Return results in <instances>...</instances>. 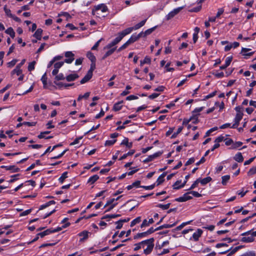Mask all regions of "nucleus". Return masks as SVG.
<instances>
[{
	"instance_id": "1",
	"label": "nucleus",
	"mask_w": 256,
	"mask_h": 256,
	"mask_svg": "<svg viewBox=\"0 0 256 256\" xmlns=\"http://www.w3.org/2000/svg\"><path fill=\"white\" fill-rule=\"evenodd\" d=\"M140 242H144L142 245H140L141 248L144 249V253L146 255L150 254L152 252L154 247V238H150L143 240Z\"/></svg>"
},
{
	"instance_id": "2",
	"label": "nucleus",
	"mask_w": 256,
	"mask_h": 256,
	"mask_svg": "<svg viewBox=\"0 0 256 256\" xmlns=\"http://www.w3.org/2000/svg\"><path fill=\"white\" fill-rule=\"evenodd\" d=\"M108 10L107 6L104 4H98L95 6V9L92 10V13L96 15V13L99 14L98 12L100 10L102 12H106Z\"/></svg>"
},
{
	"instance_id": "3",
	"label": "nucleus",
	"mask_w": 256,
	"mask_h": 256,
	"mask_svg": "<svg viewBox=\"0 0 256 256\" xmlns=\"http://www.w3.org/2000/svg\"><path fill=\"white\" fill-rule=\"evenodd\" d=\"M64 56H65V57L66 58L64 60V62L67 64L72 63L74 59V54L72 52H66L65 54H64Z\"/></svg>"
},
{
	"instance_id": "4",
	"label": "nucleus",
	"mask_w": 256,
	"mask_h": 256,
	"mask_svg": "<svg viewBox=\"0 0 256 256\" xmlns=\"http://www.w3.org/2000/svg\"><path fill=\"white\" fill-rule=\"evenodd\" d=\"M191 199H192V196H190L189 192H188L184 194L182 196L176 198L175 201L178 202H184Z\"/></svg>"
},
{
	"instance_id": "5",
	"label": "nucleus",
	"mask_w": 256,
	"mask_h": 256,
	"mask_svg": "<svg viewBox=\"0 0 256 256\" xmlns=\"http://www.w3.org/2000/svg\"><path fill=\"white\" fill-rule=\"evenodd\" d=\"M243 114H236L234 118V123L231 126V128H235L239 125L240 122L242 118Z\"/></svg>"
},
{
	"instance_id": "6",
	"label": "nucleus",
	"mask_w": 256,
	"mask_h": 256,
	"mask_svg": "<svg viewBox=\"0 0 256 256\" xmlns=\"http://www.w3.org/2000/svg\"><path fill=\"white\" fill-rule=\"evenodd\" d=\"M183 7H179L176 8L174 9L173 10L170 12L166 16V19L169 20L174 17L176 14H177L182 9Z\"/></svg>"
},
{
	"instance_id": "7",
	"label": "nucleus",
	"mask_w": 256,
	"mask_h": 256,
	"mask_svg": "<svg viewBox=\"0 0 256 256\" xmlns=\"http://www.w3.org/2000/svg\"><path fill=\"white\" fill-rule=\"evenodd\" d=\"M162 152H156L153 154L149 156L146 159L144 160L143 162L145 163L151 162V161L153 160L154 159H155L156 158L160 156L162 154Z\"/></svg>"
},
{
	"instance_id": "8",
	"label": "nucleus",
	"mask_w": 256,
	"mask_h": 256,
	"mask_svg": "<svg viewBox=\"0 0 256 256\" xmlns=\"http://www.w3.org/2000/svg\"><path fill=\"white\" fill-rule=\"evenodd\" d=\"M90 232L87 230H84L78 234L79 236L82 237L80 240V242H83L88 238Z\"/></svg>"
},
{
	"instance_id": "9",
	"label": "nucleus",
	"mask_w": 256,
	"mask_h": 256,
	"mask_svg": "<svg viewBox=\"0 0 256 256\" xmlns=\"http://www.w3.org/2000/svg\"><path fill=\"white\" fill-rule=\"evenodd\" d=\"M122 40V38H120V36L118 34V36L114 40L110 43L108 44L106 48H110L118 44L119 42H120V40Z\"/></svg>"
},
{
	"instance_id": "10",
	"label": "nucleus",
	"mask_w": 256,
	"mask_h": 256,
	"mask_svg": "<svg viewBox=\"0 0 256 256\" xmlns=\"http://www.w3.org/2000/svg\"><path fill=\"white\" fill-rule=\"evenodd\" d=\"M134 30L133 27H130L127 28L122 32H119L118 34L120 36V38L122 39L124 36L130 34L132 30Z\"/></svg>"
},
{
	"instance_id": "11",
	"label": "nucleus",
	"mask_w": 256,
	"mask_h": 256,
	"mask_svg": "<svg viewBox=\"0 0 256 256\" xmlns=\"http://www.w3.org/2000/svg\"><path fill=\"white\" fill-rule=\"evenodd\" d=\"M232 56H228L227 57L226 59L225 64H224V65H222L220 66V70H224L226 69L228 66H230V62H232Z\"/></svg>"
},
{
	"instance_id": "12",
	"label": "nucleus",
	"mask_w": 256,
	"mask_h": 256,
	"mask_svg": "<svg viewBox=\"0 0 256 256\" xmlns=\"http://www.w3.org/2000/svg\"><path fill=\"white\" fill-rule=\"evenodd\" d=\"M181 183V180H177L172 186L174 190H178L180 188H183L186 184V181H184V182L181 184H179Z\"/></svg>"
},
{
	"instance_id": "13",
	"label": "nucleus",
	"mask_w": 256,
	"mask_h": 256,
	"mask_svg": "<svg viewBox=\"0 0 256 256\" xmlns=\"http://www.w3.org/2000/svg\"><path fill=\"white\" fill-rule=\"evenodd\" d=\"M78 75L76 74H72L66 76V79L68 82H72L78 78Z\"/></svg>"
},
{
	"instance_id": "14",
	"label": "nucleus",
	"mask_w": 256,
	"mask_h": 256,
	"mask_svg": "<svg viewBox=\"0 0 256 256\" xmlns=\"http://www.w3.org/2000/svg\"><path fill=\"white\" fill-rule=\"evenodd\" d=\"M1 168H5L6 170H12L13 172H18L20 170V169L18 168H16L14 166H1Z\"/></svg>"
},
{
	"instance_id": "15",
	"label": "nucleus",
	"mask_w": 256,
	"mask_h": 256,
	"mask_svg": "<svg viewBox=\"0 0 256 256\" xmlns=\"http://www.w3.org/2000/svg\"><path fill=\"white\" fill-rule=\"evenodd\" d=\"M202 234V230L201 229H198L197 231L193 234L192 238L195 241H197Z\"/></svg>"
},
{
	"instance_id": "16",
	"label": "nucleus",
	"mask_w": 256,
	"mask_h": 256,
	"mask_svg": "<svg viewBox=\"0 0 256 256\" xmlns=\"http://www.w3.org/2000/svg\"><path fill=\"white\" fill-rule=\"evenodd\" d=\"M198 179L200 180L199 182L203 186L212 180V178L210 176H208L203 179H200V178Z\"/></svg>"
},
{
	"instance_id": "17",
	"label": "nucleus",
	"mask_w": 256,
	"mask_h": 256,
	"mask_svg": "<svg viewBox=\"0 0 256 256\" xmlns=\"http://www.w3.org/2000/svg\"><path fill=\"white\" fill-rule=\"evenodd\" d=\"M92 75L89 74L88 72H87L86 75L80 80V83L81 84H84L86 82L92 78Z\"/></svg>"
},
{
	"instance_id": "18",
	"label": "nucleus",
	"mask_w": 256,
	"mask_h": 256,
	"mask_svg": "<svg viewBox=\"0 0 256 256\" xmlns=\"http://www.w3.org/2000/svg\"><path fill=\"white\" fill-rule=\"evenodd\" d=\"M176 222H174L173 224H164L163 225H162L157 228H156V230H162L163 228H171L174 226L176 224Z\"/></svg>"
},
{
	"instance_id": "19",
	"label": "nucleus",
	"mask_w": 256,
	"mask_h": 256,
	"mask_svg": "<svg viewBox=\"0 0 256 256\" xmlns=\"http://www.w3.org/2000/svg\"><path fill=\"white\" fill-rule=\"evenodd\" d=\"M234 159L238 162H242L244 161V158L241 152L237 153L234 157Z\"/></svg>"
},
{
	"instance_id": "20",
	"label": "nucleus",
	"mask_w": 256,
	"mask_h": 256,
	"mask_svg": "<svg viewBox=\"0 0 256 256\" xmlns=\"http://www.w3.org/2000/svg\"><path fill=\"white\" fill-rule=\"evenodd\" d=\"M166 175V173L164 172L158 178L156 182V186L161 184L164 182V178L165 177Z\"/></svg>"
},
{
	"instance_id": "21",
	"label": "nucleus",
	"mask_w": 256,
	"mask_h": 256,
	"mask_svg": "<svg viewBox=\"0 0 256 256\" xmlns=\"http://www.w3.org/2000/svg\"><path fill=\"white\" fill-rule=\"evenodd\" d=\"M122 102H123V100H121L120 102H118L116 103L114 105L112 110L115 112L120 110L122 108Z\"/></svg>"
},
{
	"instance_id": "22",
	"label": "nucleus",
	"mask_w": 256,
	"mask_h": 256,
	"mask_svg": "<svg viewBox=\"0 0 256 256\" xmlns=\"http://www.w3.org/2000/svg\"><path fill=\"white\" fill-rule=\"evenodd\" d=\"M42 30L41 28H38L34 34V36L36 38L37 40H40L42 38Z\"/></svg>"
},
{
	"instance_id": "23",
	"label": "nucleus",
	"mask_w": 256,
	"mask_h": 256,
	"mask_svg": "<svg viewBox=\"0 0 256 256\" xmlns=\"http://www.w3.org/2000/svg\"><path fill=\"white\" fill-rule=\"evenodd\" d=\"M250 50V48H242V49L241 54H242V55H244L246 56H251L254 54V52H250L246 53V52H247Z\"/></svg>"
},
{
	"instance_id": "24",
	"label": "nucleus",
	"mask_w": 256,
	"mask_h": 256,
	"mask_svg": "<svg viewBox=\"0 0 256 256\" xmlns=\"http://www.w3.org/2000/svg\"><path fill=\"white\" fill-rule=\"evenodd\" d=\"M52 228L47 229L42 232L38 233V236H40L41 238H44V236L52 234Z\"/></svg>"
},
{
	"instance_id": "25",
	"label": "nucleus",
	"mask_w": 256,
	"mask_h": 256,
	"mask_svg": "<svg viewBox=\"0 0 256 256\" xmlns=\"http://www.w3.org/2000/svg\"><path fill=\"white\" fill-rule=\"evenodd\" d=\"M70 225V222H66V224L63 225L62 227H58L56 228H52V233L58 232L60 231L63 228H66Z\"/></svg>"
},
{
	"instance_id": "26",
	"label": "nucleus",
	"mask_w": 256,
	"mask_h": 256,
	"mask_svg": "<svg viewBox=\"0 0 256 256\" xmlns=\"http://www.w3.org/2000/svg\"><path fill=\"white\" fill-rule=\"evenodd\" d=\"M146 20H147V19H145V20L141 21L140 22L136 24L134 26H133L134 30H138L141 27H142V26H144V24H146Z\"/></svg>"
},
{
	"instance_id": "27",
	"label": "nucleus",
	"mask_w": 256,
	"mask_h": 256,
	"mask_svg": "<svg viewBox=\"0 0 256 256\" xmlns=\"http://www.w3.org/2000/svg\"><path fill=\"white\" fill-rule=\"evenodd\" d=\"M12 225L6 226L1 228V235L6 234V235L9 234L12 232L11 230H8L7 232H5L8 228H10Z\"/></svg>"
},
{
	"instance_id": "28",
	"label": "nucleus",
	"mask_w": 256,
	"mask_h": 256,
	"mask_svg": "<svg viewBox=\"0 0 256 256\" xmlns=\"http://www.w3.org/2000/svg\"><path fill=\"white\" fill-rule=\"evenodd\" d=\"M121 145H126L128 148H130L132 146V142H128V138H125L122 143L120 144Z\"/></svg>"
},
{
	"instance_id": "29",
	"label": "nucleus",
	"mask_w": 256,
	"mask_h": 256,
	"mask_svg": "<svg viewBox=\"0 0 256 256\" xmlns=\"http://www.w3.org/2000/svg\"><path fill=\"white\" fill-rule=\"evenodd\" d=\"M6 33L9 34L12 38L15 36V32L11 27L8 28L6 30Z\"/></svg>"
},
{
	"instance_id": "30",
	"label": "nucleus",
	"mask_w": 256,
	"mask_h": 256,
	"mask_svg": "<svg viewBox=\"0 0 256 256\" xmlns=\"http://www.w3.org/2000/svg\"><path fill=\"white\" fill-rule=\"evenodd\" d=\"M99 178V176L97 174L94 175L93 176L90 177L88 180V182L90 183L91 184H94L98 179Z\"/></svg>"
},
{
	"instance_id": "31",
	"label": "nucleus",
	"mask_w": 256,
	"mask_h": 256,
	"mask_svg": "<svg viewBox=\"0 0 256 256\" xmlns=\"http://www.w3.org/2000/svg\"><path fill=\"white\" fill-rule=\"evenodd\" d=\"M254 238L252 236L248 237H243L241 239V240L244 242H254Z\"/></svg>"
},
{
	"instance_id": "32",
	"label": "nucleus",
	"mask_w": 256,
	"mask_h": 256,
	"mask_svg": "<svg viewBox=\"0 0 256 256\" xmlns=\"http://www.w3.org/2000/svg\"><path fill=\"white\" fill-rule=\"evenodd\" d=\"M148 236L147 232H146L138 233L136 236H134V240L138 239L139 238L146 237Z\"/></svg>"
},
{
	"instance_id": "33",
	"label": "nucleus",
	"mask_w": 256,
	"mask_h": 256,
	"mask_svg": "<svg viewBox=\"0 0 256 256\" xmlns=\"http://www.w3.org/2000/svg\"><path fill=\"white\" fill-rule=\"evenodd\" d=\"M116 50V48H111L110 50H108L103 56L102 59L104 60L108 56H110L111 54H112L114 53V52Z\"/></svg>"
},
{
	"instance_id": "34",
	"label": "nucleus",
	"mask_w": 256,
	"mask_h": 256,
	"mask_svg": "<svg viewBox=\"0 0 256 256\" xmlns=\"http://www.w3.org/2000/svg\"><path fill=\"white\" fill-rule=\"evenodd\" d=\"M242 142H233V144L232 145L231 147L230 148L236 149L242 146Z\"/></svg>"
},
{
	"instance_id": "35",
	"label": "nucleus",
	"mask_w": 256,
	"mask_h": 256,
	"mask_svg": "<svg viewBox=\"0 0 256 256\" xmlns=\"http://www.w3.org/2000/svg\"><path fill=\"white\" fill-rule=\"evenodd\" d=\"M222 185L226 186L227 182L230 179V176L229 175H226V176H222Z\"/></svg>"
},
{
	"instance_id": "36",
	"label": "nucleus",
	"mask_w": 256,
	"mask_h": 256,
	"mask_svg": "<svg viewBox=\"0 0 256 256\" xmlns=\"http://www.w3.org/2000/svg\"><path fill=\"white\" fill-rule=\"evenodd\" d=\"M150 62H151V60H150V58L146 56L144 58L143 60H140V66H142L143 64H149L150 63Z\"/></svg>"
},
{
	"instance_id": "37",
	"label": "nucleus",
	"mask_w": 256,
	"mask_h": 256,
	"mask_svg": "<svg viewBox=\"0 0 256 256\" xmlns=\"http://www.w3.org/2000/svg\"><path fill=\"white\" fill-rule=\"evenodd\" d=\"M87 56L89 58V60L91 61L92 62H96V58L95 56L91 52H88L87 54Z\"/></svg>"
},
{
	"instance_id": "38",
	"label": "nucleus",
	"mask_w": 256,
	"mask_h": 256,
	"mask_svg": "<svg viewBox=\"0 0 256 256\" xmlns=\"http://www.w3.org/2000/svg\"><path fill=\"white\" fill-rule=\"evenodd\" d=\"M12 74H16L17 76H20L22 74V70L20 68L16 66V68L12 72Z\"/></svg>"
},
{
	"instance_id": "39",
	"label": "nucleus",
	"mask_w": 256,
	"mask_h": 256,
	"mask_svg": "<svg viewBox=\"0 0 256 256\" xmlns=\"http://www.w3.org/2000/svg\"><path fill=\"white\" fill-rule=\"evenodd\" d=\"M156 28H157V26H154L150 28H149V29L146 30L144 32L145 36H147L152 34L156 29Z\"/></svg>"
},
{
	"instance_id": "40",
	"label": "nucleus",
	"mask_w": 256,
	"mask_h": 256,
	"mask_svg": "<svg viewBox=\"0 0 256 256\" xmlns=\"http://www.w3.org/2000/svg\"><path fill=\"white\" fill-rule=\"evenodd\" d=\"M67 174H68L67 172H64L62 174V175L61 176L58 178L59 182H60L61 184L63 183L64 180L68 178Z\"/></svg>"
},
{
	"instance_id": "41",
	"label": "nucleus",
	"mask_w": 256,
	"mask_h": 256,
	"mask_svg": "<svg viewBox=\"0 0 256 256\" xmlns=\"http://www.w3.org/2000/svg\"><path fill=\"white\" fill-rule=\"evenodd\" d=\"M138 40V39L137 37L136 36V35L132 34L127 41L130 44H131L134 43V42H136Z\"/></svg>"
},
{
	"instance_id": "42",
	"label": "nucleus",
	"mask_w": 256,
	"mask_h": 256,
	"mask_svg": "<svg viewBox=\"0 0 256 256\" xmlns=\"http://www.w3.org/2000/svg\"><path fill=\"white\" fill-rule=\"evenodd\" d=\"M141 221V217L140 216H138L135 219H134L132 222H131V224H130V226H134V225H136V224H138L139 222H140Z\"/></svg>"
},
{
	"instance_id": "43",
	"label": "nucleus",
	"mask_w": 256,
	"mask_h": 256,
	"mask_svg": "<svg viewBox=\"0 0 256 256\" xmlns=\"http://www.w3.org/2000/svg\"><path fill=\"white\" fill-rule=\"evenodd\" d=\"M170 204L168 203L166 204H158L156 206L158 208H162V210H168L170 206Z\"/></svg>"
},
{
	"instance_id": "44",
	"label": "nucleus",
	"mask_w": 256,
	"mask_h": 256,
	"mask_svg": "<svg viewBox=\"0 0 256 256\" xmlns=\"http://www.w3.org/2000/svg\"><path fill=\"white\" fill-rule=\"evenodd\" d=\"M90 95V92H86L84 95H80L78 98V100L80 101L83 98L86 99L89 97Z\"/></svg>"
},
{
	"instance_id": "45",
	"label": "nucleus",
	"mask_w": 256,
	"mask_h": 256,
	"mask_svg": "<svg viewBox=\"0 0 256 256\" xmlns=\"http://www.w3.org/2000/svg\"><path fill=\"white\" fill-rule=\"evenodd\" d=\"M183 127L181 126L178 128L176 132H174L171 136V138H174L176 137L178 134H179L182 131Z\"/></svg>"
},
{
	"instance_id": "46",
	"label": "nucleus",
	"mask_w": 256,
	"mask_h": 256,
	"mask_svg": "<svg viewBox=\"0 0 256 256\" xmlns=\"http://www.w3.org/2000/svg\"><path fill=\"white\" fill-rule=\"evenodd\" d=\"M96 68V62H92L90 64V69L88 70V72L92 75L93 71Z\"/></svg>"
},
{
	"instance_id": "47",
	"label": "nucleus",
	"mask_w": 256,
	"mask_h": 256,
	"mask_svg": "<svg viewBox=\"0 0 256 256\" xmlns=\"http://www.w3.org/2000/svg\"><path fill=\"white\" fill-rule=\"evenodd\" d=\"M65 78H66L64 76V74L62 73L57 74L54 78L56 81L64 80Z\"/></svg>"
},
{
	"instance_id": "48",
	"label": "nucleus",
	"mask_w": 256,
	"mask_h": 256,
	"mask_svg": "<svg viewBox=\"0 0 256 256\" xmlns=\"http://www.w3.org/2000/svg\"><path fill=\"white\" fill-rule=\"evenodd\" d=\"M36 62L35 61H33L29 64V65L28 66V70L30 72L32 71L34 69V66L36 64Z\"/></svg>"
},
{
	"instance_id": "49",
	"label": "nucleus",
	"mask_w": 256,
	"mask_h": 256,
	"mask_svg": "<svg viewBox=\"0 0 256 256\" xmlns=\"http://www.w3.org/2000/svg\"><path fill=\"white\" fill-rule=\"evenodd\" d=\"M116 140H106L104 144L105 146H110L113 145L116 142Z\"/></svg>"
},
{
	"instance_id": "50",
	"label": "nucleus",
	"mask_w": 256,
	"mask_h": 256,
	"mask_svg": "<svg viewBox=\"0 0 256 256\" xmlns=\"http://www.w3.org/2000/svg\"><path fill=\"white\" fill-rule=\"evenodd\" d=\"M144 242H138V243L136 244H134L135 247L134 248V250L137 251V250H139L140 249L142 248L140 245H142V244H144Z\"/></svg>"
},
{
	"instance_id": "51",
	"label": "nucleus",
	"mask_w": 256,
	"mask_h": 256,
	"mask_svg": "<svg viewBox=\"0 0 256 256\" xmlns=\"http://www.w3.org/2000/svg\"><path fill=\"white\" fill-rule=\"evenodd\" d=\"M255 174H256V166L251 168L248 172V176H252Z\"/></svg>"
},
{
	"instance_id": "52",
	"label": "nucleus",
	"mask_w": 256,
	"mask_h": 256,
	"mask_svg": "<svg viewBox=\"0 0 256 256\" xmlns=\"http://www.w3.org/2000/svg\"><path fill=\"white\" fill-rule=\"evenodd\" d=\"M64 64V62H56L54 64V68L58 70L63 66Z\"/></svg>"
},
{
	"instance_id": "53",
	"label": "nucleus",
	"mask_w": 256,
	"mask_h": 256,
	"mask_svg": "<svg viewBox=\"0 0 256 256\" xmlns=\"http://www.w3.org/2000/svg\"><path fill=\"white\" fill-rule=\"evenodd\" d=\"M114 200L115 198H111L110 200H108L106 204L104 206V208H105L110 205L113 204V202H114Z\"/></svg>"
},
{
	"instance_id": "54",
	"label": "nucleus",
	"mask_w": 256,
	"mask_h": 256,
	"mask_svg": "<svg viewBox=\"0 0 256 256\" xmlns=\"http://www.w3.org/2000/svg\"><path fill=\"white\" fill-rule=\"evenodd\" d=\"M4 10L5 12V13L10 18H12L13 16V14H11V12H10V9H8L6 8V6H4Z\"/></svg>"
},
{
	"instance_id": "55",
	"label": "nucleus",
	"mask_w": 256,
	"mask_h": 256,
	"mask_svg": "<svg viewBox=\"0 0 256 256\" xmlns=\"http://www.w3.org/2000/svg\"><path fill=\"white\" fill-rule=\"evenodd\" d=\"M41 80L42 82V84L44 86L46 85L47 84V77L46 73H45L42 77Z\"/></svg>"
},
{
	"instance_id": "56",
	"label": "nucleus",
	"mask_w": 256,
	"mask_h": 256,
	"mask_svg": "<svg viewBox=\"0 0 256 256\" xmlns=\"http://www.w3.org/2000/svg\"><path fill=\"white\" fill-rule=\"evenodd\" d=\"M225 144L226 146H230L233 144V140L231 138H226L224 140Z\"/></svg>"
},
{
	"instance_id": "57",
	"label": "nucleus",
	"mask_w": 256,
	"mask_h": 256,
	"mask_svg": "<svg viewBox=\"0 0 256 256\" xmlns=\"http://www.w3.org/2000/svg\"><path fill=\"white\" fill-rule=\"evenodd\" d=\"M65 16L66 17L67 20H68L69 18H71V16L67 12H62V14H58V16Z\"/></svg>"
},
{
	"instance_id": "58",
	"label": "nucleus",
	"mask_w": 256,
	"mask_h": 256,
	"mask_svg": "<svg viewBox=\"0 0 256 256\" xmlns=\"http://www.w3.org/2000/svg\"><path fill=\"white\" fill-rule=\"evenodd\" d=\"M189 194H192L193 195V196H194V197H196V198H199V197H200L202 196V194H199L198 192H195V191H190V192H189Z\"/></svg>"
},
{
	"instance_id": "59",
	"label": "nucleus",
	"mask_w": 256,
	"mask_h": 256,
	"mask_svg": "<svg viewBox=\"0 0 256 256\" xmlns=\"http://www.w3.org/2000/svg\"><path fill=\"white\" fill-rule=\"evenodd\" d=\"M194 116H191L189 119H184L182 122L183 125H187L189 122L193 120Z\"/></svg>"
},
{
	"instance_id": "60",
	"label": "nucleus",
	"mask_w": 256,
	"mask_h": 256,
	"mask_svg": "<svg viewBox=\"0 0 256 256\" xmlns=\"http://www.w3.org/2000/svg\"><path fill=\"white\" fill-rule=\"evenodd\" d=\"M199 180L197 179L191 186L188 190H191L194 188L198 186V184L199 183Z\"/></svg>"
},
{
	"instance_id": "61",
	"label": "nucleus",
	"mask_w": 256,
	"mask_h": 256,
	"mask_svg": "<svg viewBox=\"0 0 256 256\" xmlns=\"http://www.w3.org/2000/svg\"><path fill=\"white\" fill-rule=\"evenodd\" d=\"M155 186V184L148 186H140L141 188H144L146 190H152Z\"/></svg>"
},
{
	"instance_id": "62",
	"label": "nucleus",
	"mask_w": 256,
	"mask_h": 256,
	"mask_svg": "<svg viewBox=\"0 0 256 256\" xmlns=\"http://www.w3.org/2000/svg\"><path fill=\"white\" fill-rule=\"evenodd\" d=\"M223 140H224V136H220L216 138L214 142H216L217 144H218L219 142H222Z\"/></svg>"
},
{
	"instance_id": "63",
	"label": "nucleus",
	"mask_w": 256,
	"mask_h": 256,
	"mask_svg": "<svg viewBox=\"0 0 256 256\" xmlns=\"http://www.w3.org/2000/svg\"><path fill=\"white\" fill-rule=\"evenodd\" d=\"M149 224L148 223V221L145 219L143 220L142 224H141L140 225V228H144L145 226H149Z\"/></svg>"
},
{
	"instance_id": "64",
	"label": "nucleus",
	"mask_w": 256,
	"mask_h": 256,
	"mask_svg": "<svg viewBox=\"0 0 256 256\" xmlns=\"http://www.w3.org/2000/svg\"><path fill=\"white\" fill-rule=\"evenodd\" d=\"M104 114V112L103 110L102 109L101 110L100 112L96 114L95 116V118L96 119H98L102 116H103Z\"/></svg>"
}]
</instances>
